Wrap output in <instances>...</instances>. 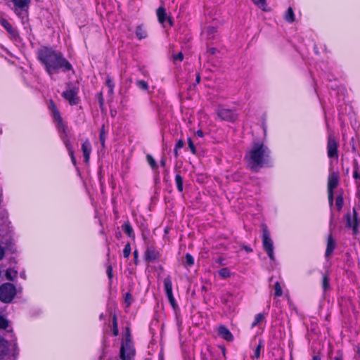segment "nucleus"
<instances>
[{"label": "nucleus", "instance_id": "obj_33", "mask_svg": "<svg viewBox=\"0 0 360 360\" xmlns=\"http://www.w3.org/2000/svg\"><path fill=\"white\" fill-rule=\"evenodd\" d=\"M136 85L143 90L147 91L148 89V84L146 81L138 80L136 81Z\"/></svg>", "mask_w": 360, "mask_h": 360}, {"label": "nucleus", "instance_id": "obj_22", "mask_svg": "<svg viewBox=\"0 0 360 360\" xmlns=\"http://www.w3.org/2000/svg\"><path fill=\"white\" fill-rule=\"evenodd\" d=\"M284 19L288 22H292L295 20V14L291 7H289L284 15Z\"/></svg>", "mask_w": 360, "mask_h": 360}, {"label": "nucleus", "instance_id": "obj_57", "mask_svg": "<svg viewBox=\"0 0 360 360\" xmlns=\"http://www.w3.org/2000/svg\"><path fill=\"white\" fill-rule=\"evenodd\" d=\"M200 76L199 74H198L196 76V83L198 84V83H200Z\"/></svg>", "mask_w": 360, "mask_h": 360}, {"label": "nucleus", "instance_id": "obj_58", "mask_svg": "<svg viewBox=\"0 0 360 360\" xmlns=\"http://www.w3.org/2000/svg\"><path fill=\"white\" fill-rule=\"evenodd\" d=\"M178 150L179 149H176V148H174V153L176 158L179 156Z\"/></svg>", "mask_w": 360, "mask_h": 360}, {"label": "nucleus", "instance_id": "obj_10", "mask_svg": "<svg viewBox=\"0 0 360 360\" xmlns=\"http://www.w3.org/2000/svg\"><path fill=\"white\" fill-rule=\"evenodd\" d=\"M217 115L222 120L233 122L237 119V115L231 110L220 108L217 110Z\"/></svg>", "mask_w": 360, "mask_h": 360}, {"label": "nucleus", "instance_id": "obj_2", "mask_svg": "<svg viewBox=\"0 0 360 360\" xmlns=\"http://www.w3.org/2000/svg\"><path fill=\"white\" fill-rule=\"evenodd\" d=\"M269 150L262 143H254L252 148L245 156L250 168L257 172L262 167L269 157Z\"/></svg>", "mask_w": 360, "mask_h": 360}, {"label": "nucleus", "instance_id": "obj_31", "mask_svg": "<svg viewBox=\"0 0 360 360\" xmlns=\"http://www.w3.org/2000/svg\"><path fill=\"white\" fill-rule=\"evenodd\" d=\"M51 109H52V112H53V115L54 119L56 120L60 121L61 118H60L59 112L56 109V106H55V105L53 104V102H51Z\"/></svg>", "mask_w": 360, "mask_h": 360}, {"label": "nucleus", "instance_id": "obj_12", "mask_svg": "<svg viewBox=\"0 0 360 360\" xmlns=\"http://www.w3.org/2000/svg\"><path fill=\"white\" fill-rule=\"evenodd\" d=\"M202 35L210 41H217L219 39L217 28L213 26H207L202 32Z\"/></svg>", "mask_w": 360, "mask_h": 360}, {"label": "nucleus", "instance_id": "obj_47", "mask_svg": "<svg viewBox=\"0 0 360 360\" xmlns=\"http://www.w3.org/2000/svg\"><path fill=\"white\" fill-rule=\"evenodd\" d=\"M98 100H99V103H100V105L101 106H103V103H104V100H103V94L102 93H99L98 94Z\"/></svg>", "mask_w": 360, "mask_h": 360}, {"label": "nucleus", "instance_id": "obj_5", "mask_svg": "<svg viewBox=\"0 0 360 360\" xmlns=\"http://www.w3.org/2000/svg\"><path fill=\"white\" fill-rule=\"evenodd\" d=\"M338 174L335 172L330 173L328 179V197L330 206L333 205V190L338 185Z\"/></svg>", "mask_w": 360, "mask_h": 360}, {"label": "nucleus", "instance_id": "obj_50", "mask_svg": "<svg viewBox=\"0 0 360 360\" xmlns=\"http://www.w3.org/2000/svg\"><path fill=\"white\" fill-rule=\"evenodd\" d=\"M4 255H5V250H4V248H2L0 245V260H1L4 258Z\"/></svg>", "mask_w": 360, "mask_h": 360}, {"label": "nucleus", "instance_id": "obj_18", "mask_svg": "<svg viewBox=\"0 0 360 360\" xmlns=\"http://www.w3.org/2000/svg\"><path fill=\"white\" fill-rule=\"evenodd\" d=\"M335 248V242L331 234L328 236L327 247L326 250V257H329Z\"/></svg>", "mask_w": 360, "mask_h": 360}, {"label": "nucleus", "instance_id": "obj_54", "mask_svg": "<svg viewBox=\"0 0 360 360\" xmlns=\"http://www.w3.org/2000/svg\"><path fill=\"white\" fill-rule=\"evenodd\" d=\"M70 158H71V160L72 162V163L74 165H76V159H75V157L74 155V152L72 153V154H69Z\"/></svg>", "mask_w": 360, "mask_h": 360}, {"label": "nucleus", "instance_id": "obj_38", "mask_svg": "<svg viewBox=\"0 0 360 360\" xmlns=\"http://www.w3.org/2000/svg\"><path fill=\"white\" fill-rule=\"evenodd\" d=\"M130 253H131V245H130V243H127L124 250H123V255H124V257L127 258L129 255H130Z\"/></svg>", "mask_w": 360, "mask_h": 360}, {"label": "nucleus", "instance_id": "obj_15", "mask_svg": "<svg viewBox=\"0 0 360 360\" xmlns=\"http://www.w3.org/2000/svg\"><path fill=\"white\" fill-rule=\"evenodd\" d=\"M218 334L219 336L227 341H231L233 340V335L230 330L224 326H220L219 327Z\"/></svg>", "mask_w": 360, "mask_h": 360}, {"label": "nucleus", "instance_id": "obj_35", "mask_svg": "<svg viewBox=\"0 0 360 360\" xmlns=\"http://www.w3.org/2000/svg\"><path fill=\"white\" fill-rule=\"evenodd\" d=\"M322 286L325 291L329 288V278L327 275L323 276Z\"/></svg>", "mask_w": 360, "mask_h": 360}, {"label": "nucleus", "instance_id": "obj_30", "mask_svg": "<svg viewBox=\"0 0 360 360\" xmlns=\"http://www.w3.org/2000/svg\"><path fill=\"white\" fill-rule=\"evenodd\" d=\"M51 109H52V112H53V115L54 119L56 120L60 121L61 118H60L59 112L56 109V106H55V105L53 104V102H51Z\"/></svg>", "mask_w": 360, "mask_h": 360}, {"label": "nucleus", "instance_id": "obj_19", "mask_svg": "<svg viewBox=\"0 0 360 360\" xmlns=\"http://www.w3.org/2000/svg\"><path fill=\"white\" fill-rule=\"evenodd\" d=\"M16 10H25L29 7L30 0H13Z\"/></svg>", "mask_w": 360, "mask_h": 360}, {"label": "nucleus", "instance_id": "obj_21", "mask_svg": "<svg viewBox=\"0 0 360 360\" xmlns=\"http://www.w3.org/2000/svg\"><path fill=\"white\" fill-rule=\"evenodd\" d=\"M136 35L139 39L147 37V32L142 25H139L136 30Z\"/></svg>", "mask_w": 360, "mask_h": 360}, {"label": "nucleus", "instance_id": "obj_56", "mask_svg": "<svg viewBox=\"0 0 360 360\" xmlns=\"http://www.w3.org/2000/svg\"><path fill=\"white\" fill-rule=\"evenodd\" d=\"M165 163H166V160L165 159L162 158L161 160H160V165L162 167H165Z\"/></svg>", "mask_w": 360, "mask_h": 360}, {"label": "nucleus", "instance_id": "obj_43", "mask_svg": "<svg viewBox=\"0 0 360 360\" xmlns=\"http://www.w3.org/2000/svg\"><path fill=\"white\" fill-rule=\"evenodd\" d=\"M218 52V49L214 47L209 48L207 51L208 55H214Z\"/></svg>", "mask_w": 360, "mask_h": 360}, {"label": "nucleus", "instance_id": "obj_42", "mask_svg": "<svg viewBox=\"0 0 360 360\" xmlns=\"http://www.w3.org/2000/svg\"><path fill=\"white\" fill-rule=\"evenodd\" d=\"M65 145L67 148V150H68L69 154H72V153L74 152V150H73V147H72L71 143L70 142V141H65Z\"/></svg>", "mask_w": 360, "mask_h": 360}, {"label": "nucleus", "instance_id": "obj_6", "mask_svg": "<svg viewBox=\"0 0 360 360\" xmlns=\"http://www.w3.org/2000/svg\"><path fill=\"white\" fill-rule=\"evenodd\" d=\"M77 94L78 88L68 86L67 89L62 94V96L70 105H76L79 101Z\"/></svg>", "mask_w": 360, "mask_h": 360}, {"label": "nucleus", "instance_id": "obj_63", "mask_svg": "<svg viewBox=\"0 0 360 360\" xmlns=\"http://www.w3.org/2000/svg\"><path fill=\"white\" fill-rule=\"evenodd\" d=\"M245 250H246V251H248V252H250V251H251V249H250V248H245Z\"/></svg>", "mask_w": 360, "mask_h": 360}, {"label": "nucleus", "instance_id": "obj_48", "mask_svg": "<svg viewBox=\"0 0 360 360\" xmlns=\"http://www.w3.org/2000/svg\"><path fill=\"white\" fill-rule=\"evenodd\" d=\"M131 294H130V293H129V292H128V293H127V294H126V296H125V301H126L127 302H128V305H129V304H130V300H131Z\"/></svg>", "mask_w": 360, "mask_h": 360}, {"label": "nucleus", "instance_id": "obj_24", "mask_svg": "<svg viewBox=\"0 0 360 360\" xmlns=\"http://www.w3.org/2000/svg\"><path fill=\"white\" fill-rule=\"evenodd\" d=\"M175 182L177 187V189L179 191L182 192L183 191V178L179 174H176L175 176Z\"/></svg>", "mask_w": 360, "mask_h": 360}, {"label": "nucleus", "instance_id": "obj_16", "mask_svg": "<svg viewBox=\"0 0 360 360\" xmlns=\"http://www.w3.org/2000/svg\"><path fill=\"white\" fill-rule=\"evenodd\" d=\"M1 25L7 30L11 37L15 38L18 36L17 31L12 25L4 18L0 20Z\"/></svg>", "mask_w": 360, "mask_h": 360}, {"label": "nucleus", "instance_id": "obj_14", "mask_svg": "<svg viewBox=\"0 0 360 360\" xmlns=\"http://www.w3.org/2000/svg\"><path fill=\"white\" fill-rule=\"evenodd\" d=\"M159 257V252L153 248H148L145 252V259L148 262H155Z\"/></svg>", "mask_w": 360, "mask_h": 360}, {"label": "nucleus", "instance_id": "obj_34", "mask_svg": "<svg viewBox=\"0 0 360 360\" xmlns=\"http://www.w3.org/2000/svg\"><path fill=\"white\" fill-rule=\"evenodd\" d=\"M259 8L265 11L266 0H252Z\"/></svg>", "mask_w": 360, "mask_h": 360}, {"label": "nucleus", "instance_id": "obj_23", "mask_svg": "<svg viewBox=\"0 0 360 360\" xmlns=\"http://www.w3.org/2000/svg\"><path fill=\"white\" fill-rule=\"evenodd\" d=\"M264 319H265V314H264V313L257 314L255 316V320L252 323V327L253 328V327L259 325L260 323H262L264 320Z\"/></svg>", "mask_w": 360, "mask_h": 360}, {"label": "nucleus", "instance_id": "obj_8", "mask_svg": "<svg viewBox=\"0 0 360 360\" xmlns=\"http://www.w3.org/2000/svg\"><path fill=\"white\" fill-rule=\"evenodd\" d=\"M347 219V226L353 229V233L354 235L357 234L359 232L358 226H359V220L357 219V212L355 208L353 209V214L352 216L350 214H347L346 216Z\"/></svg>", "mask_w": 360, "mask_h": 360}, {"label": "nucleus", "instance_id": "obj_28", "mask_svg": "<svg viewBox=\"0 0 360 360\" xmlns=\"http://www.w3.org/2000/svg\"><path fill=\"white\" fill-rule=\"evenodd\" d=\"M146 159H147L148 164L150 165V166L151 167V168L153 169H157V167H158L157 163H156L155 159L152 157V155H147Z\"/></svg>", "mask_w": 360, "mask_h": 360}, {"label": "nucleus", "instance_id": "obj_49", "mask_svg": "<svg viewBox=\"0 0 360 360\" xmlns=\"http://www.w3.org/2000/svg\"><path fill=\"white\" fill-rule=\"evenodd\" d=\"M1 216H2V219L4 220L3 224L5 223L7 220V218H8V214H7V212H2L1 213Z\"/></svg>", "mask_w": 360, "mask_h": 360}, {"label": "nucleus", "instance_id": "obj_4", "mask_svg": "<svg viewBox=\"0 0 360 360\" xmlns=\"http://www.w3.org/2000/svg\"><path fill=\"white\" fill-rule=\"evenodd\" d=\"M16 294L15 287L10 283L0 286V300L5 303L11 302Z\"/></svg>", "mask_w": 360, "mask_h": 360}, {"label": "nucleus", "instance_id": "obj_44", "mask_svg": "<svg viewBox=\"0 0 360 360\" xmlns=\"http://www.w3.org/2000/svg\"><path fill=\"white\" fill-rule=\"evenodd\" d=\"M184 142L183 140L180 139L177 141V143H176L175 145V148L176 149H181L184 147Z\"/></svg>", "mask_w": 360, "mask_h": 360}, {"label": "nucleus", "instance_id": "obj_37", "mask_svg": "<svg viewBox=\"0 0 360 360\" xmlns=\"http://www.w3.org/2000/svg\"><path fill=\"white\" fill-rule=\"evenodd\" d=\"M186 259V263L188 266H192L194 264V258L193 257L190 255L189 253H187L185 257Z\"/></svg>", "mask_w": 360, "mask_h": 360}, {"label": "nucleus", "instance_id": "obj_13", "mask_svg": "<svg viewBox=\"0 0 360 360\" xmlns=\"http://www.w3.org/2000/svg\"><path fill=\"white\" fill-rule=\"evenodd\" d=\"M157 16H158V21L160 22V23L161 24H164V22L167 20L168 22L169 23V25L172 26V19L170 18H168L167 17V12L165 9V8L163 7H159L157 10Z\"/></svg>", "mask_w": 360, "mask_h": 360}, {"label": "nucleus", "instance_id": "obj_9", "mask_svg": "<svg viewBox=\"0 0 360 360\" xmlns=\"http://www.w3.org/2000/svg\"><path fill=\"white\" fill-rule=\"evenodd\" d=\"M338 143L335 139L329 135L327 144V153L330 158H338Z\"/></svg>", "mask_w": 360, "mask_h": 360}, {"label": "nucleus", "instance_id": "obj_26", "mask_svg": "<svg viewBox=\"0 0 360 360\" xmlns=\"http://www.w3.org/2000/svg\"><path fill=\"white\" fill-rule=\"evenodd\" d=\"M274 295L276 297H281L283 295V290L278 281L276 282L274 284Z\"/></svg>", "mask_w": 360, "mask_h": 360}, {"label": "nucleus", "instance_id": "obj_59", "mask_svg": "<svg viewBox=\"0 0 360 360\" xmlns=\"http://www.w3.org/2000/svg\"><path fill=\"white\" fill-rule=\"evenodd\" d=\"M335 360H342V355L338 356H336V357L335 358Z\"/></svg>", "mask_w": 360, "mask_h": 360}, {"label": "nucleus", "instance_id": "obj_3", "mask_svg": "<svg viewBox=\"0 0 360 360\" xmlns=\"http://www.w3.org/2000/svg\"><path fill=\"white\" fill-rule=\"evenodd\" d=\"M262 229V245L264 250L272 260H275V256L274 252V243L270 237V233L266 224H262L261 225Z\"/></svg>", "mask_w": 360, "mask_h": 360}, {"label": "nucleus", "instance_id": "obj_55", "mask_svg": "<svg viewBox=\"0 0 360 360\" xmlns=\"http://www.w3.org/2000/svg\"><path fill=\"white\" fill-rule=\"evenodd\" d=\"M196 135L199 137H202L204 134L201 130H198L196 131Z\"/></svg>", "mask_w": 360, "mask_h": 360}, {"label": "nucleus", "instance_id": "obj_52", "mask_svg": "<svg viewBox=\"0 0 360 360\" xmlns=\"http://www.w3.org/2000/svg\"><path fill=\"white\" fill-rule=\"evenodd\" d=\"M108 94L110 96H112L114 93V86H110V87H108Z\"/></svg>", "mask_w": 360, "mask_h": 360}, {"label": "nucleus", "instance_id": "obj_17", "mask_svg": "<svg viewBox=\"0 0 360 360\" xmlns=\"http://www.w3.org/2000/svg\"><path fill=\"white\" fill-rule=\"evenodd\" d=\"M82 150L84 157V160L88 162L90 158V153L91 151V147L89 140H86L82 145Z\"/></svg>", "mask_w": 360, "mask_h": 360}, {"label": "nucleus", "instance_id": "obj_53", "mask_svg": "<svg viewBox=\"0 0 360 360\" xmlns=\"http://www.w3.org/2000/svg\"><path fill=\"white\" fill-rule=\"evenodd\" d=\"M107 273H108V276L109 277V278H111L112 275V267L111 266H108V269H107Z\"/></svg>", "mask_w": 360, "mask_h": 360}, {"label": "nucleus", "instance_id": "obj_20", "mask_svg": "<svg viewBox=\"0 0 360 360\" xmlns=\"http://www.w3.org/2000/svg\"><path fill=\"white\" fill-rule=\"evenodd\" d=\"M122 230L130 238H134V233L132 226H131L130 223L127 221L125 222L122 226Z\"/></svg>", "mask_w": 360, "mask_h": 360}, {"label": "nucleus", "instance_id": "obj_60", "mask_svg": "<svg viewBox=\"0 0 360 360\" xmlns=\"http://www.w3.org/2000/svg\"><path fill=\"white\" fill-rule=\"evenodd\" d=\"M313 360H321V358L319 356H314Z\"/></svg>", "mask_w": 360, "mask_h": 360}, {"label": "nucleus", "instance_id": "obj_45", "mask_svg": "<svg viewBox=\"0 0 360 360\" xmlns=\"http://www.w3.org/2000/svg\"><path fill=\"white\" fill-rule=\"evenodd\" d=\"M184 59V55L182 53L179 52L177 55L174 56V60L181 61Z\"/></svg>", "mask_w": 360, "mask_h": 360}, {"label": "nucleus", "instance_id": "obj_36", "mask_svg": "<svg viewBox=\"0 0 360 360\" xmlns=\"http://www.w3.org/2000/svg\"><path fill=\"white\" fill-rule=\"evenodd\" d=\"M105 127L104 126H102L100 131V142L103 147L105 146Z\"/></svg>", "mask_w": 360, "mask_h": 360}, {"label": "nucleus", "instance_id": "obj_46", "mask_svg": "<svg viewBox=\"0 0 360 360\" xmlns=\"http://www.w3.org/2000/svg\"><path fill=\"white\" fill-rule=\"evenodd\" d=\"M354 178L356 181H360V172L358 170L354 172Z\"/></svg>", "mask_w": 360, "mask_h": 360}, {"label": "nucleus", "instance_id": "obj_25", "mask_svg": "<svg viewBox=\"0 0 360 360\" xmlns=\"http://www.w3.org/2000/svg\"><path fill=\"white\" fill-rule=\"evenodd\" d=\"M17 271L8 269L6 272V277L7 279L13 281L17 276Z\"/></svg>", "mask_w": 360, "mask_h": 360}, {"label": "nucleus", "instance_id": "obj_61", "mask_svg": "<svg viewBox=\"0 0 360 360\" xmlns=\"http://www.w3.org/2000/svg\"><path fill=\"white\" fill-rule=\"evenodd\" d=\"M134 255L135 259H136V258H137V257H138V252H137V251H136V250H135V251L134 252Z\"/></svg>", "mask_w": 360, "mask_h": 360}, {"label": "nucleus", "instance_id": "obj_40", "mask_svg": "<svg viewBox=\"0 0 360 360\" xmlns=\"http://www.w3.org/2000/svg\"><path fill=\"white\" fill-rule=\"evenodd\" d=\"M335 205L338 210H341L343 205V198L341 195L337 197L335 200Z\"/></svg>", "mask_w": 360, "mask_h": 360}, {"label": "nucleus", "instance_id": "obj_1", "mask_svg": "<svg viewBox=\"0 0 360 360\" xmlns=\"http://www.w3.org/2000/svg\"><path fill=\"white\" fill-rule=\"evenodd\" d=\"M38 59L44 65L49 75L57 73L60 70L66 72L72 70L71 64L63 54L51 48L42 47L38 51Z\"/></svg>", "mask_w": 360, "mask_h": 360}, {"label": "nucleus", "instance_id": "obj_62", "mask_svg": "<svg viewBox=\"0 0 360 360\" xmlns=\"http://www.w3.org/2000/svg\"><path fill=\"white\" fill-rule=\"evenodd\" d=\"M159 360H164V358H163V356H162V355L160 356V357H159Z\"/></svg>", "mask_w": 360, "mask_h": 360}, {"label": "nucleus", "instance_id": "obj_27", "mask_svg": "<svg viewBox=\"0 0 360 360\" xmlns=\"http://www.w3.org/2000/svg\"><path fill=\"white\" fill-rule=\"evenodd\" d=\"M219 275L223 278H226L231 276V272L228 268H222L219 271Z\"/></svg>", "mask_w": 360, "mask_h": 360}, {"label": "nucleus", "instance_id": "obj_39", "mask_svg": "<svg viewBox=\"0 0 360 360\" xmlns=\"http://www.w3.org/2000/svg\"><path fill=\"white\" fill-rule=\"evenodd\" d=\"M188 147L191 151V153L193 154H195L196 153V148H195V146L192 141V139L191 138H188Z\"/></svg>", "mask_w": 360, "mask_h": 360}, {"label": "nucleus", "instance_id": "obj_29", "mask_svg": "<svg viewBox=\"0 0 360 360\" xmlns=\"http://www.w3.org/2000/svg\"><path fill=\"white\" fill-rule=\"evenodd\" d=\"M112 326H113V335L115 336H117L118 335L119 330H118V326H117V319L115 316V314L112 316Z\"/></svg>", "mask_w": 360, "mask_h": 360}, {"label": "nucleus", "instance_id": "obj_41", "mask_svg": "<svg viewBox=\"0 0 360 360\" xmlns=\"http://www.w3.org/2000/svg\"><path fill=\"white\" fill-rule=\"evenodd\" d=\"M8 321L3 316H0V328L5 329L8 327Z\"/></svg>", "mask_w": 360, "mask_h": 360}, {"label": "nucleus", "instance_id": "obj_51", "mask_svg": "<svg viewBox=\"0 0 360 360\" xmlns=\"http://www.w3.org/2000/svg\"><path fill=\"white\" fill-rule=\"evenodd\" d=\"M106 85L108 87H110V86H114L110 77H108L106 79Z\"/></svg>", "mask_w": 360, "mask_h": 360}, {"label": "nucleus", "instance_id": "obj_32", "mask_svg": "<svg viewBox=\"0 0 360 360\" xmlns=\"http://www.w3.org/2000/svg\"><path fill=\"white\" fill-rule=\"evenodd\" d=\"M262 347V340H259V344L257 346L255 352H254V355L252 356V358H256V359H259V356H260V351H261V348Z\"/></svg>", "mask_w": 360, "mask_h": 360}, {"label": "nucleus", "instance_id": "obj_11", "mask_svg": "<svg viewBox=\"0 0 360 360\" xmlns=\"http://www.w3.org/2000/svg\"><path fill=\"white\" fill-rule=\"evenodd\" d=\"M134 355V352L130 347L128 343L122 345L120 348V358L122 360H131Z\"/></svg>", "mask_w": 360, "mask_h": 360}, {"label": "nucleus", "instance_id": "obj_7", "mask_svg": "<svg viewBox=\"0 0 360 360\" xmlns=\"http://www.w3.org/2000/svg\"><path fill=\"white\" fill-rule=\"evenodd\" d=\"M164 285H165V290L166 292L167 297L169 300V302L171 304L173 309H175L177 307V304H176V302L174 300V297L173 296L172 283L171 278L169 276H167L164 279Z\"/></svg>", "mask_w": 360, "mask_h": 360}]
</instances>
